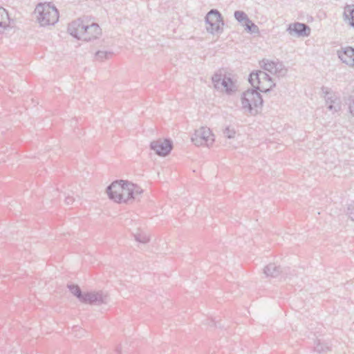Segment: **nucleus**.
<instances>
[{
    "mask_svg": "<svg viewBox=\"0 0 354 354\" xmlns=\"http://www.w3.org/2000/svg\"><path fill=\"white\" fill-rule=\"evenodd\" d=\"M263 99L260 93L254 88L248 89L243 93L241 97L242 109L251 115L258 113L263 105Z\"/></svg>",
    "mask_w": 354,
    "mask_h": 354,
    "instance_id": "nucleus-1",
    "label": "nucleus"
},
{
    "mask_svg": "<svg viewBox=\"0 0 354 354\" xmlns=\"http://www.w3.org/2000/svg\"><path fill=\"white\" fill-rule=\"evenodd\" d=\"M35 13L38 15L37 20L41 26L54 25L59 19L57 9L48 3H39L35 8Z\"/></svg>",
    "mask_w": 354,
    "mask_h": 354,
    "instance_id": "nucleus-2",
    "label": "nucleus"
},
{
    "mask_svg": "<svg viewBox=\"0 0 354 354\" xmlns=\"http://www.w3.org/2000/svg\"><path fill=\"white\" fill-rule=\"evenodd\" d=\"M249 82L257 91L266 93L275 86L270 76L266 72L258 71L250 75Z\"/></svg>",
    "mask_w": 354,
    "mask_h": 354,
    "instance_id": "nucleus-3",
    "label": "nucleus"
},
{
    "mask_svg": "<svg viewBox=\"0 0 354 354\" xmlns=\"http://www.w3.org/2000/svg\"><path fill=\"white\" fill-rule=\"evenodd\" d=\"M205 22L207 24L206 30L208 32L221 33L223 30L224 22L220 12L216 9H212L205 17Z\"/></svg>",
    "mask_w": 354,
    "mask_h": 354,
    "instance_id": "nucleus-4",
    "label": "nucleus"
},
{
    "mask_svg": "<svg viewBox=\"0 0 354 354\" xmlns=\"http://www.w3.org/2000/svg\"><path fill=\"white\" fill-rule=\"evenodd\" d=\"M192 141L196 146L206 145L209 147L213 144L214 137L209 128L203 127L196 130L192 137Z\"/></svg>",
    "mask_w": 354,
    "mask_h": 354,
    "instance_id": "nucleus-5",
    "label": "nucleus"
},
{
    "mask_svg": "<svg viewBox=\"0 0 354 354\" xmlns=\"http://www.w3.org/2000/svg\"><path fill=\"white\" fill-rule=\"evenodd\" d=\"M123 187L121 196L123 198L122 203H124L136 199L142 193V189L139 186L127 180H124Z\"/></svg>",
    "mask_w": 354,
    "mask_h": 354,
    "instance_id": "nucleus-6",
    "label": "nucleus"
},
{
    "mask_svg": "<svg viewBox=\"0 0 354 354\" xmlns=\"http://www.w3.org/2000/svg\"><path fill=\"white\" fill-rule=\"evenodd\" d=\"M109 301L108 296L102 291L86 292H84L81 302L89 304L91 305H101L107 304Z\"/></svg>",
    "mask_w": 354,
    "mask_h": 354,
    "instance_id": "nucleus-7",
    "label": "nucleus"
},
{
    "mask_svg": "<svg viewBox=\"0 0 354 354\" xmlns=\"http://www.w3.org/2000/svg\"><path fill=\"white\" fill-rule=\"evenodd\" d=\"M172 142L169 139L158 140L151 142L150 148L160 156H166L171 151Z\"/></svg>",
    "mask_w": 354,
    "mask_h": 354,
    "instance_id": "nucleus-8",
    "label": "nucleus"
},
{
    "mask_svg": "<svg viewBox=\"0 0 354 354\" xmlns=\"http://www.w3.org/2000/svg\"><path fill=\"white\" fill-rule=\"evenodd\" d=\"M123 182V180H115L106 188V192L109 198L118 203H122L123 198L121 194L122 189H124Z\"/></svg>",
    "mask_w": 354,
    "mask_h": 354,
    "instance_id": "nucleus-9",
    "label": "nucleus"
},
{
    "mask_svg": "<svg viewBox=\"0 0 354 354\" xmlns=\"http://www.w3.org/2000/svg\"><path fill=\"white\" fill-rule=\"evenodd\" d=\"M84 33L82 35V39L89 41L98 38L102 34V30L96 23H92L91 25L84 24Z\"/></svg>",
    "mask_w": 354,
    "mask_h": 354,
    "instance_id": "nucleus-10",
    "label": "nucleus"
},
{
    "mask_svg": "<svg viewBox=\"0 0 354 354\" xmlns=\"http://www.w3.org/2000/svg\"><path fill=\"white\" fill-rule=\"evenodd\" d=\"M337 55L343 63L350 67H354V48L353 47L342 48L337 50Z\"/></svg>",
    "mask_w": 354,
    "mask_h": 354,
    "instance_id": "nucleus-11",
    "label": "nucleus"
},
{
    "mask_svg": "<svg viewBox=\"0 0 354 354\" xmlns=\"http://www.w3.org/2000/svg\"><path fill=\"white\" fill-rule=\"evenodd\" d=\"M84 24L81 19L72 21L68 26V33L77 39H82V35H83L85 28Z\"/></svg>",
    "mask_w": 354,
    "mask_h": 354,
    "instance_id": "nucleus-12",
    "label": "nucleus"
},
{
    "mask_svg": "<svg viewBox=\"0 0 354 354\" xmlns=\"http://www.w3.org/2000/svg\"><path fill=\"white\" fill-rule=\"evenodd\" d=\"M288 31L290 35L293 33L297 35V36H308L310 34V27L301 23H294L289 25L288 28Z\"/></svg>",
    "mask_w": 354,
    "mask_h": 354,
    "instance_id": "nucleus-13",
    "label": "nucleus"
},
{
    "mask_svg": "<svg viewBox=\"0 0 354 354\" xmlns=\"http://www.w3.org/2000/svg\"><path fill=\"white\" fill-rule=\"evenodd\" d=\"M283 272V270L280 266H277L274 263H270L266 266L263 269V273L267 277H277L281 273Z\"/></svg>",
    "mask_w": 354,
    "mask_h": 354,
    "instance_id": "nucleus-14",
    "label": "nucleus"
},
{
    "mask_svg": "<svg viewBox=\"0 0 354 354\" xmlns=\"http://www.w3.org/2000/svg\"><path fill=\"white\" fill-rule=\"evenodd\" d=\"M10 19L8 12L0 7V32L10 26Z\"/></svg>",
    "mask_w": 354,
    "mask_h": 354,
    "instance_id": "nucleus-15",
    "label": "nucleus"
},
{
    "mask_svg": "<svg viewBox=\"0 0 354 354\" xmlns=\"http://www.w3.org/2000/svg\"><path fill=\"white\" fill-rule=\"evenodd\" d=\"M273 74L278 77H285L287 74L288 69L284 66L282 62H277L276 66L273 71Z\"/></svg>",
    "mask_w": 354,
    "mask_h": 354,
    "instance_id": "nucleus-16",
    "label": "nucleus"
},
{
    "mask_svg": "<svg viewBox=\"0 0 354 354\" xmlns=\"http://www.w3.org/2000/svg\"><path fill=\"white\" fill-rule=\"evenodd\" d=\"M221 88H224L228 93L234 91V83L230 77H223L221 83Z\"/></svg>",
    "mask_w": 354,
    "mask_h": 354,
    "instance_id": "nucleus-17",
    "label": "nucleus"
},
{
    "mask_svg": "<svg viewBox=\"0 0 354 354\" xmlns=\"http://www.w3.org/2000/svg\"><path fill=\"white\" fill-rule=\"evenodd\" d=\"M261 66L266 71L273 74L274 66H276L277 62L270 61L268 59H263L260 62Z\"/></svg>",
    "mask_w": 354,
    "mask_h": 354,
    "instance_id": "nucleus-18",
    "label": "nucleus"
},
{
    "mask_svg": "<svg viewBox=\"0 0 354 354\" xmlns=\"http://www.w3.org/2000/svg\"><path fill=\"white\" fill-rule=\"evenodd\" d=\"M71 292L80 301H82L84 292H82L80 288L77 285L71 284L68 285Z\"/></svg>",
    "mask_w": 354,
    "mask_h": 354,
    "instance_id": "nucleus-19",
    "label": "nucleus"
},
{
    "mask_svg": "<svg viewBox=\"0 0 354 354\" xmlns=\"http://www.w3.org/2000/svg\"><path fill=\"white\" fill-rule=\"evenodd\" d=\"M113 55L111 51L98 50L95 53V59L97 61L103 62L105 59H109Z\"/></svg>",
    "mask_w": 354,
    "mask_h": 354,
    "instance_id": "nucleus-20",
    "label": "nucleus"
},
{
    "mask_svg": "<svg viewBox=\"0 0 354 354\" xmlns=\"http://www.w3.org/2000/svg\"><path fill=\"white\" fill-rule=\"evenodd\" d=\"M330 350L329 346L324 343H321L319 340L316 344L314 351L318 354H326Z\"/></svg>",
    "mask_w": 354,
    "mask_h": 354,
    "instance_id": "nucleus-21",
    "label": "nucleus"
},
{
    "mask_svg": "<svg viewBox=\"0 0 354 354\" xmlns=\"http://www.w3.org/2000/svg\"><path fill=\"white\" fill-rule=\"evenodd\" d=\"M335 100H333L332 97H327L326 102L327 105V109L330 111H333L334 112H337L339 109V106L338 103L335 102Z\"/></svg>",
    "mask_w": 354,
    "mask_h": 354,
    "instance_id": "nucleus-22",
    "label": "nucleus"
},
{
    "mask_svg": "<svg viewBox=\"0 0 354 354\" xmlns=\"http://www.w3.org/2000/svg\"><path fill=\"white\" fill-rule=\"evenodd\" d=\"M234 18L237 21L241 24H243L244 21H247L248 19V16L243 11L236 10L234 13Z\"/></svg>",
    "mask_w": 354,
    "mask_h": 354,
    "instance_id": "nucleus-23",
    "label": "nucleus"
},
{
    "mask_svg": "<svg viewBox=\"0 0 354 354\" xmlns=\"http://www.w3.org/2000/svg\"><path fill=\"white\" fill-rule=\"evenodd\" d=\"M134 239L136 241L141 243H147L149 242V236L144 233H136L133 234Z\"/></svg>",
    "mask_w": 354,
    "mask_h": 354,
    "instance_id": "nucleus-24",
    "label": "nucleus"
},
{
    "mask_svg": "<svg viewBox=\"0 0 354 354\" xmlns=\"http://www.w3.org/2000/svg\"><path fill=\"white\" fill-rule=\"evenodd\" d=\"M347 6L344 8V18L345 21H348L349 25L354 28V15H351L350 12H346Z\"/></svg>",
    "mask_w": 354,
    "mask_h": 354,
    "instance_id": "nucleus-25",
    "label": "nucleus"
},
{
    "mask_svg": "<svg viewBox=\"0 0 354 354\" xmlns=\"http://www.w3.org/2000/svg\"><path fill=\"white\" fill-rule=\"evenodd\" d=\"M223 79V78H222L221 74L215 73L212 76V82L214 84L215 88L221 89V83Z\"/></svg>",
    "mask_w": 354,
    "mask_h": 354,
    "instance_id": "nucleus-26",
    "label": "nucleus"
},
{
    "mask_svg": "<svg viewBox=\"0 0 354 354\" xmlns=\"http://www.w3.org/2000/svg\"><path fill=\"white\" fill-rule=\"evenodd\" d=\"M223 134L225 137L227 138H232L234 137L236 132L234 129H230V127H226L223 131Z\"/></svg>",
    "mask_w": 354,
    "mask_h": 354,
    "instance_id": "nucleus-27",
    "label": "nucleus"
},
{
    "mask_svg": "<svg viewBox=\"0 0 354 354\" xmlns=\"http://www.w3.org/2000/svg\"><path fill=\"white\" fill-rule=\"evenodd\" d=\"M347 214L352 221H354V202H352L348 205Z\"/></svg>",
    "mask_w": 354,
    "mask_h": 354,
    "instance_id": "nucleus-28",
    "label": "nucleus"
},
{
    "mask_svg": "<svg viewBox=\"0 0 354 354\" xmlns=\"http://www.w3.org/2000/svg\"><path fill=\"white\" fill-rule=\"evenodd\" d=\"M260 30L259 27L252 21L250 24V28L249 30V33L251 34H259Z\"/></svg>",
    "mask_w": 354,
    "mask_h": 354,
    "instance_id": "nucleus-29",
    "label": "nucleus"
},
{
    "mask_svg": "<svg viewBox=\"0 0 354 354\" xmlns=\"http://www.w3.org/2000/svg\"><path fill=\"white\" fill-rule=\"evenodd\" d=\"M348 108L350 113L354 116V95H351L349 97Z\"/></svg>",
    "mask_w": 354,
    "mask_h": 354,
    "instance_id": "nucleus-30",
    "label": "nucleus"
},
{
    "mask_svg": "<svg viewBox=\"0 0 354 354\" xmlns=\"http://www.w3.org/2000/svg\"><path fill=\"white\" fill-rule=\"evenodd\" d=\"M75 201V199L73 196H70L69 194L65 197V203L67 205H72Z\"/></svg>",
    "mask_w": 354,
    "mask_h": 354,
    "instance_id": "nucleus-31",
    "label": "nucleus"
},
{
    "mask_svg": "<svg viewBox=\"0 0 354 354\" xmlns=\"http://www.w3.org/2000/svg\"><path fill=\"white\" fill-rule=\"evenodd\" d=\"M252 21L248 19L247 21H244L241 25L244 26L245 30L248 32H249L250 28V24Z\"/></svg>",
    "mask_w": 354,
    "mask_h": 354,
    "instance_id": "nucleus-32",
    "label": "nucleus"
},
{
    "mask_svg": "<svg viewBox=\"0 0 354 354\" xmlns=\"http://www.w3.org/2000/svg\"><path fill=\"white\" fill-rule=\"evenodd\" d=\"M346 12H350L351 15H354V5H347Z\"/></svg>",
    "mask_w": 354,
    "mask_h": 354,
    "instance_id": "nucleus-33",
    "label": "nucleus"
}]
</instances>
